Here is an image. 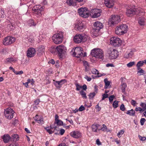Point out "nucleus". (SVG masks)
<instances>
[{
  "label": "nucleus",
  "mask_w": 146,
  "mask_h": 146,
  "mask_svg": "<svg viewBox=\"0 0 146 146\" xmlns=\"http://www.w3.org/2000/svg\"><path fill=\"white\" fill-rule=\"evenodd\" d=\"M104 81L105 83V86L104 87L105 89H106L111 87V86L110 85V82L108 80L107 78L105 79Z\"/></svg>",
  "instance_id": "nucleus-27"
},
{
  "label": "nucleus",
  "mask_w": 146,
  "mask_h": 146,
  "mask_svg": "<svg viewBox=\"0 0 146 146\" xmlns=\"http://www.w3.org/2000/svg\"><path fill=\"white\" fill-rule=\"evenodd\" d=\"M135 62L134 61L131 62L127 64V66L128 67H131L134 65Z\"/></svg>",
  "instance_id": "nucleus-45"
},
{
  "label": "nucleus",
  "mask_w": 146,
  "mask_h": 146,
  "mask_svg": "<svg viewBox=\"0 0 146 146\" xmlns=\"http://www.w3.org/2000/svg\"><path fill=\"white\" fill-rule=\"evenodd\" d=\"M120 21V17L117 15H112L109 19L108 23L110 25H114L118 24Z\"/></svg>",
  "instance_id": "nucleus-8"
},
{
  "label": "nucleus",
  "mask_w": 146,
  "mask_h": 146,
  "mask_svg": "<svg viewBox=\"0 0 146 146\" xmlns=\"http://www.w3.org/2000/svg\"><path fill=\"white\" fill-rule=\"evenodd\" d=\"M91 71L92 72L93 74H97L98 76V77H100L102 76H103V74H101L100 75L98 71L96 69L94 68L92 69Z\"/></svg>",
  "instance_id": "nucleus-32"
},
{
  "label": "nucleus",
  "mask_w": 146,
  "mask_h": 146,
  "mask_svg": "<svg viewBox=\"0 0 146 146\" xmlns=\"http://www.w3.org/2000/svg\"><path fill=\"white\" fill-rule=\"evenodd\" d=\"M84 107L82 105L81 106H80L79 108L78 109V111H81L84 110Z\"/></svg>",
  "instance_id": "nucleus-61"
},
{
  "label": "nucleus",
  "mask_w": 146,
  "mask_h": 146,
  "mask_svg": "<svg viewBox=\"0 0 146 146\" xmlns=\"http://www.w3.org/2000/svg\"><path fill=\"white\" fill-rule=\"evenodd\" d=\"M14 113L13 109L10 108H8L5 110L4 115L7 118L10 119L13 117Z\"/></svg>",
  "instance_id": "nucleus-11"
},
{
  "label": "nucleus",
  "mask_w": 146,
  "mask_h": 146,
  "mask_svg": "<svg viewBox=\"0 0 146 146\" xmlns=\"http://www.w3.org/2000/svg\"><path fill=\"white\" fill-rule=\"evenodd\" d=\"M42 7L39 5H36L34 7L33 10L34 11L38 10V9H40Z\"/></svg>",
  "instance_id": "nucleus-38"
},
{
  "label": "nucleus",
  "mask_w": 146,
  "mask_h": 146,
  "mask_svg": "<svg viewBox=\"0 0 146 146\" xmlns=\"http://www.w3.org/2000/svg\"><path fill=\"white\" fill-rule=\"evenodd\" d=\"M7 28L8 30H11L13 29V27L12 24H8L7 27Z\"/></svg>",
  "instance_id": "nucleus-48"
},
{
  "label": "nucleus",
  "mask_w": 146,
  "mask_h": 146,
  "mask_svg": "<svg viewBox=\"0 0 146 146\" xmlns=\"http://www.w3.org/2000/svg\"><path fill=\"white\" fill-rule=\"evenodd\" d=\"M124 131L123 130H120L117 134L118 137H120L124 133Z\"/></svg>",
  "instance_id": "nucleus-47"
},
{
  "label": "nucleus",
  "mask_w": 146,
  "mask_h": 146,
  "mask_svg": "<svg viewBox=\"0 0 146 146\" xmlns=\"http://www.w3.org/2000/svg\"><path fill=\"white\" fill-rule=\"evenodd\" d=\"M75 85L76 87V90L77 91H79L82 88V86L80 85L78 83L76 84Z\"/></svg>",
  "instance_id": "nucleus-46"
},
{
  "label": "nucleus",
  "mask_w": 146,
  "mask_h": 146,
  "mask_svg": "<svg viewBox=\"0 0 146 146\" xmlns=\"http://www.w3.org/2000/svg\"><path fill=\"white\" fill-rule=\"evenodd\" d=\"M28 24L30 26H35L36 25V23L34 22V21L31 19H30L28 21Z\"/></svg>",
  "instance_id": "nucleus-33"
},
{
  "label": "nucleus",
  "mask_w": 146,
  "mask_h": 146,
  "mask_svg": "<svg viewBox=\"0 0 146 146\" xmlns=\"http://www.w3.org/2000/svg\"><path fill=\"white\" fill-rule=\"evenodd\" d=\"M120 109L122 111H124L125 110V108L124 104H122L120 106Z\"/></svg>",
  "instance_id": "nucleus-58"
},
{
  "label": "nucleus",
  "mask_w": 146,
  "mask_h": 146,
  "mask_svg": "<svg viewBox=\"0 0 146 146\" xmlns=\"http://www.w3.org/2000/svg\"><path fill=\"white\" fill-rule=\"evenodd\" d=\"M35 120L38 123L42 124L44 123L43 119L42 117H39V116L36 115L35 117Z\"/></svg>",
  "instance_id": "nucleus-24"
},
{
  "label": "nucleus",
  "mask_w": 146,
  "mask_h": 146,
  "mask_svg": "<svg viewBox=\"0 0 146 146\" xmlns=\"http://www.w3.org/2000/svg\"><path fill=\"white\" fill-rule=\"evenodd\" d=\"M80 94L82 96L83 98H86L87 96L86 93L82 90H81L80 92Z\"/></svg>",
  "instance_id": "nucleus-42"
},
{
  "label": "nucleus",
  "mask_w": 146,
  "mask_h": 146,
  "mask_svg": "<svg viewBox=\"0 0 146 146\" xmlns=\"http://www.w3.org/2000/svg\"><path fill=\"white\" fill-rule=\"evenodd\" d=\"M100 130H102L104 131H109V130H108L107 127L105 124H103L102 127H101V126L100 127Z\"/></svg>",
  "instance_id": "nucleus-35"
},
{
  "label": "nucleus",
  "mask_w": 146,
  "mask_h": 146,
  "mask_svg": "<svg viewBox=\"0 0 146 146\" xmlns=\"http://www.w3.org/2000/svg\"><path fill=\"white\" fill-rule=\"evenodd\" d=\"M127 31V26L125 24H123L116 27L115 29V33L117 35H122L126 33Z\"/></svg>",
  "instance_id": "nucleus-2"
},
{
  "label": "nucleus",
  "mask_w": 146,
  "mask_h": 146,
  "mask_svg": "<svg viewBox=\"0 0 146 146\" xmlns=\"http://www.w3.org/2000/svg\"><path fill=\"white\" fill-rule=\"evenodd\" d=\"M122 86L121 90L123 93H124L125 91V88L127 87V86L125 83H123L121 84Z\"/></svg>",
  "instance_id": "nucleus-36"
},
{
  "label": "nucleus",
  "mask_w": 146,
  "mask_h": 146,
  "mask_svg": "<svg viewBox=\"0 0 146 146\" xmlns=\"http://www.w3.org/2000/svg\"><path fill=\"white\" fill-rule=\"evenodd\" d=\"M56 49L58 52V55L60 58H62L65 57L67 51L66 47L63 45H61L58 46Z\"/></svg>",
  "instance_id": "nucleus-4"
},
{
  "label": "nucleus",
  "mask_w": 146,
  "mask_h": 146,
  "mask_svg": "<svg viewBox=\"0 0 146 146\" xmlns=\"http://www.w3.org/2000/svg\"><path fill=\"white\" fill-rule=\"evenodd\" d=\"M95 108L98 111H100L101 110V108L99 107L98 104L96 106Z\"/></svg>",
  "instance_id": "nucleus-62"
},
{
  "label": "nucleus",
  "mask_w": 146,
  "mask_h": 146,
  "mask_svg": "<svg viewBox=\"0 0 146 146\" xmlns=\"http://www.w3.org/2000/svg\"><path fill=\"white\" fill-rule=\"evenodd\" d=\"M63 38L62 33L60 32H57L52 36V40L53 42L56 44L61 43L62 41Z\"/></svg>",
  "instance_id": "nucleus-6"
},
{
  "label": "nucleus",
  "mask_w": 146,
  "mask_h": 146,
  "mask_svg": "<svg viewBox=\"0 0 146 146\" xmlns=\"http://www.w3.org/2000/svg\"><path fill=\"white\" fill-rule=\"evenodd\" d=\"M78 12L79 15L84 18H87L89 15V11L86 8H81L78 9Z\"/></svg>",
  "instance_id": "nucleus-9"
},
{
  "label": "nucleus",
  "mask_w": 146,
  "mask_h": 146,
  "mask_svg": "<svg viewBox=\"0 0 146 146\" xmlns=\"http://www.w3.org/2000/svg\"><path fill=\"white\" fill-rule=\"evenodd\" d=\"M131 104L133 106H135L136 104L137 103H136V101L133 100H132L131 101Z\"/></svg>",
  "instance_id": "nucleus-60"
},
{
  "label": "nucleus",
  "mask_w": 146,
  "mask_h": 146,
  "mask_svg": "<svg viewBox=\"0 0 146 146\" xmlns=\"http://www.w3.org/2000/svg\"><path fill=\"white\" fill-rule=\"evenodd\" d=\"M135 111H143V109H142L141 108L137 107L135 108Z\"/></svg>",
  "instance_id": "nucleus-59"
},
{
  "label": "nucleus",
  "mask_w": 146,
  "mask_h": 146,
  "mask_svg": "<svg viewBox=\"0 0 146 146\" xmlns=\"http://www.w3.org/2000/svg\"><path fill=\"white\" fill-rule=\"evenodd\" d=\"M137 69L139 70L138 72L141 73V74H140V75L143 74L144 73V72L143 70L141 68H137Z\"/></svg>",
  "instance_id": "nucleus-52"
},
{
  "label": "nucleus",
  "mask_w": 146,
  "mask_h": 146,
  "mask_svg": "<svg viewBox=\"0 0 146 146\" xmlns=\"http://www.w3.org/2000/svg\"><path fill=\"white\" fill-rule=\"evenodd\" d=\"M9 51V49L8 48H4L1 50V52L3 54H6L8 53Z\"/></svg>",
  "instance_id": "nucleus-34"
},
{
  "label": "nucleus",
  "mask_w": 146,
  "mask_h": 146,
  "mask_svg": "<svg viewBox=\"0 0 146 146\" xmlns=\"http://www.w3.org/2000/svg\"><path fill=\"white\" fill-rule=\"evenodd\" d=\"M84 78L88 81H90L91 80V78L87 76H85Z\"/></svg>",
  "instance_id": "nucleus-64"
},
{
  "label": "nucleus",
  "mask_w": 146,
  "mask_h": 146,
  "mask_svg": "<svg viewBox=\"0 0 146 146\" xmlns=\"http://www.w3.org/2000/svg\"><path fill=\"white\" fill-rule=\"evenodd\" d=\"M57 125H63V122L60 120H59L58 121H56Z\"/></svg>",
  "instance_id": "nucleus-54"
},
{
  "label": "nucleus",
  "mask_w": 146,
  "mask_h": 146,
  "mask_svg": "<svg viewBox=\"0 0 146 146\" xmlns=\"http://www.w3.org/2000/svg\"><path fill=\"white\" fill-rule=\"evenodd\" d=\"M26 38L27 40L29 42H32L33 40V39L31 36L27 37Z\"/></svg>",
  "instance_id": "nucleus-51"
},
{
  "label": "nucleus",
  "mask_w": 146,
  "mask_h": 146,
  "mask_svg": "<svg viewBox=\"0 0 146 146\" xmlns=\"http://www.w3.org/2000/svg\"><path fill=\"white\" fill-rule=\"evenodd\" d=\"M132 56V53H130L125 54L124 56V58H131Z\"/></svg>",
  "instance_id": "nucleus-44"
},
{
  "label": "nucleus",
  "mask_w": 146,
  "mask_h": 146,
  "mask_svg": "<svg viewBox=\"0 0 146 146\" xmlns=\"http://www.w3.org/2000/svg\"><path fill=\"white\" fill-rule=\"evenodd\" d=\"M84 27V23L80 21H78L75 26V29L80 31H82Z\"/></svg>",
  "instance_id": "nucleus-15"
},
{
  "label": "nucleus",
  "mask_w": 146,
  "mask_h": 146,
  "mask_svg": "<svg viewBox=\"0 0 146 146\" xmlns=\"http://www.w3.org/2000/svg\"><path fill=\"white\" fill-rule=\"evenodd\" d=\"M54 82V84L58 88H60L62 86V85L65 83L67 82V81L66 79L62 80L60 81H55L54 80H53Z\"/></svg>",
  "instance_id": "nucleus-16"
},
{
  "label": "nucleus",
  "mask_w": 146,
  "mask_h": 146,
  "mask_svg": "<svg viewBox=\"0 0 146 146\" xmlns=\"http://www.w3.org/2000/svg\"><path fill=\"white\" fill-rule=\"evenodd\" d=\"M104 3L106 7L109 8H111L114 5V0H105Z\"/></svg>",
  "instance_id": "nucleus-18"
},
{
  "label": "nucleus",
  "mask_w": 146,
  "mask_h": 146,
  "mask_svg": "<svg viewBox=\"0 0 146 146\" xmlns=\"http://www.w3.org/2000/svg\"><path fill=\"white\" fill-rule=\"evenodd\" d=\"M143 64V62L142 61L138 62L136 65L137 68H140V67L142 66Z\"/></svg>",
  "instance_id": "nucleus-40"
},
{
  "label": "nucleus",
  "mask_w": 146,
  "mask_h": 146,
  "mask_svg": "<svg viewBox=\"0 0 146 146\" xmlns=\"http://www.w3.org/2000/svg\"><path fill=\"white\" fill-rule=\"evenodd\" d=\"M126 114L131 116H134L135 114V112L133 109L128 110L126 112Z\"/></svg>",
  "instance_id": "nucleus-31"
},
{
  "label": "nucleus",
  "mask_w": 146,
  "mask_h": 146,
  "mask_svg": "<svg viewBox=\"0 0 146 146\" xmlns=\"http://www.w3.org/2000/svg\"><path fill=\"white\" fill-rule=\"evenodd\" d=\"M12 138L14 141H16L19 140V135L17 134H14L12 135Z\"/></svg>",
  "instance_id": "nucleus-37"
},
{
  "label": "nucleus",
  "mask_w": 146,
  "mask_h": 146,
  "mask_svg": "<svg viewBox=\"0 0 146 146\" xmlns=\"http://www.w3.org/2000/svg\"><path fill=\"white\" fill-rule=\"evenodd\" d=\"M100 31L95 28H93L91 31L92 34L94 36H97L99 35Z\"/></svg>",
  "instance_id": "nucleus-25"
},
{
  "label": "nucleus",
  "mask_w": 146,
  "mask_h": 146,
  "mask_svg": "<svg viewBox=\"0 0 146 146\" xmlns=\"http://www.w3.org/2000/svg\"><path fill=\"white\" fill-rule=\"evenodd\" d=\"M92 56L97 58H102L104 56V53L102 50L98 48H95L91 52Z\"/></svg>",
  "instance_id": "nucleus-5"
},
{
  "label": "nucleus",
  "mask_w": 146,
  "mask_h": 146,
  "mask_svg": "<svg viewBox=\"0 0 146 146\" xmlns=\"http://www.w3.org/2000/svg\"><path fill=\"white\" fill-rule=\"evenodd\" d=\"M96 93L95 92H93L90 94L89 95V97L90 99H92L95 96Z\"/></svg>",
  "instance_id": "nucleus-43"
},
{
  "label": "nucleus",
  "mask_w": 146,
  "mask_h": 146,
  "mask_svg": "<svg viewBox=\"0 0 146 146\" xmlns=\"http://www.w3.org/2000/svg\"><path fill=\"white\" fill-rule=\"evenodd\" d=\"M139 137V139L142 141H144L146 140V137H143L139 135L138 136Z\"/></svg>",
  "instance_id": "nucleus-57"
},
{
  "label": "nucleus",
  "mask_w": 146,
  "mask_h": 146,
  "mask_svg": "<svg viewBox=\"0 0 146 146\" xmlns=\"http://www.w3.org/2000/svg\"><path fill=\"white\" fill-rule=\"evenodd\" d=\"M118 101L115 100L114 101L113 104V106L114 108H116L118 106Z\"/></svg>",
  "instance_id": "nucleus-39"
},
{
  "label": "nucleus",
  "mask_w": 146,
  "mask_h": 146,
  "mask_svg": "<svg viewBox=\"0 0 146 146\" xmlns=\"http://www.w3.org/2000/svg\"><path fill=\"white\" fill-rule=\"evenodd\" d=\"M101 13L100 10L97 9H92L90 11V14L92 17L95 18L100 16Z\"/></svg>",
  "instance_id": "nucleus-13"
},
{
  "label": "nucleus",
  "mask_w": 146,
  "mask_h": 146,
  "mask_svg": "<svg viewBox=\"0 0 146 146\" xmlns=\"http://www.w3.org/2000/svg\"><path fill=\"white\" fill-rule=\"evenodd\" d=\"M2 138L3 139V140L4 142L5 143H7L9 140L10 139V137L9 135H5L3 136Z\"/></svg>",
  "instance_id": "nucleus-29"
},
{
  "label": "nucleus",
  "mask_w": 146,
  "mask_h": 146,
  "mask_svg": "<svg viewBox=\"0 0 146 146\" xmlns=\"http://www.w3.org/2000/svg\"><path fill=\"white\" fill-rule=\"evenodd\" d=\"M17 61V60L13 57H10L6 58L5 61V64H9L15 63Z\"/></svg>",
  "instance_id": "nucleus-19"
},
{
  "label": "nucleus",
  "mask_w": 146,
  "mask_h": 146,
  "mask_svg": "<svg viewBox=\"0 0 146 146\" xmlns=\"http://www.w3.org/2000/svg\"><path fill=\"white\" fill-rule=\"evenodd\" d=\"M14 73L16 75H21L23 73V72L22 70L19 71H15Z\"/></svg>",
  "instance_id": "nucleus-56"
},
{
  "label": "nucleus",
  "mask_w": 146,
  "mask_h": 146,
  "mask_svg": "<svg viewBox=\"0 0 146 146\" xmlns=\"http://www.w3.org/2000/svg\"><path fill=\"white\" fill-rule=\"evenodd\" d=\"M83 64L86 68L88 66V62L86 61H84L83 62Z\"/></svg>",
  "instance_id": "nucleus-63"
},
{
  "label": "nucleus",
  "mask_w": 146,
  "mask_h": 146,
  "mask_svg": "<svg viewBox=\"0 0 146 146\" xmlns=\"http://www.w3.org/2000/svg\"><path fill=\"white\" fill-rule=\"evenodd\" d=\"M76 0H67L66 1V3L69 6H74L76 5Z\"/></svg>",
  "instance_id": "nucleus-28"
},
{
  "label": "nucleus",
  "mask_w": 146,
  "mask_h": 146,
  "mask_svg": "<svg viewBox=\"0 0 146 146\" xmlns=\"http://www.w3.org/2000/svg\"><path fill=\"white\" fill-rule=\"evenodd\" d=\"M108 97V95L107 94H104L102 95V101L104 100L105 98H107Z\"/></svg>",
  "instance_id": "nucleus-55"
},
{
  "label": "nucleus",
  "mask_w": 146,
  "mask_h": 146,
  "mask_svg": "<svg viewBox=\"0 0 146 146\" xmlns=\"http://www.w3.org/2000/svg\"><path fill=\"white\" fill-rule=\"evenodd\" d=\"M110 43L115 47H118L121 45L122 40L116 36L112 37L110 40Z\"/></svg>",
  "instance_id": "nucleus-10"
},
{
  "label": "nucleus",
  "mask_w": 146,
  "mask_h": 146,
  "mask_svg": "<svg viewBox=\"0 0 146 146\" xmlns=\"http://www.w3.org/2000/svg\"><path fill=\"white\" fill-rule=\"evenodd\" d=\"M43 11V8L42 7L40 9H38V10L35 11V14L37 15V17H38L41 16L42 15V12Z\"/></svg>",
  "instance_id": "nucleus-26"
},
{
  "label": "nucleus",
  "mask_w": 146,
  "mask_h": 146,
  "mask_svg": "<svg viewBox=\"0 0 146 146\" xmlns=\"http://www.w3.org/2000/svg\"><path fill=\"white\" fill-rule=\"evenodd\" d=\"M70 134L72 137L75 138H79L81 136V133L78 131H72L71 132Z\"/></svg>",
  "instance_id": "nucleus-20"
},
{
  "label": "nucleus",
  "mask_w": 146,
  "mask_h": 146,
  "mask_svg": "<svg viewBox=\"0 0 146 146\" xmlns=\"http://www.w3.org/2000/svg\"><path fill=\"white\" fill-rule=\"evenodd\" d=\"M145 121V119L144 118H142L141 119L140 122L141 125H144V123Z\"/></svg>",
  "instance_id": "nucleus-53"
},
{
  "label": "nucleus",
  "mask_w": 146,
  "mask_h": 146,
  "mask_svg": "<svg viewBox=\"0 0 146 146\" xmlns=\"http://www.w3.org/2000/svg\"><path fill=\"white\" fill-rule=\"evenodd\" d=\"M36 51L35 49L33 48H29L27 50V56L29 57H33L36 54Z\"/></svg>",
  "instance_id": "nucleus-17"
},
{
  "label": "nucleus",
  "mask_w": 146,
  "mask_h": 146,
  "mask_svg": "<svg viewBox=\"0 0 146 146\" xmlns=\"http://www.w3.org/2000/svg\"><path fill=\"white\" fill-rule=\"evenodd\" d=\"M15 40V37L8 36L5 38L3 40V44L5 45H7L10 44L14 42Z\"/></svg>",
  "instance_id": "nucleus-12"
},
{
  "label": "nucleus",
  "mask_w": 146,
  "mask_h": 146,
  "mask_svg": "<svg viewBox=\"0 0 146 146\" xmlns=\"http://www.w3.org/2000/svg\"><path fill=\"white\" fill-rule=\"evenodd\" d=\"M45 128V129L46 130L47 132H48L50 134H51L53 133V132L51 130L49 127H47Z\"/></svg>",
  "instance_id": "nucleus-50"
},
{
  "label": "nucleus",
  "mask_w": 146,
  "mask_h": 146,
  "mask_svg": "<svg viewBox=\"0 0 146 146\" xmlns=\"http://www.w3.org/2000/svg\"><path fill=\"white\" fill-rule=\"evenodd\" d=\"M115 98V96L113 95L110 96L109 98L110 102L111 103L113 101L114 99Z\"/></svg>",
  "instance_id": "nucleus-49"
},
{
  "label": "nucleus",
  "mask_w": 146,
  "mask_h": 146,
  "mask_svg": "<svg viewBox=\"0 0 146 146\" xmlns=\"http://www.w3.org/2000/svg\"><path fill=\"white\" fill-rule=\"evenodd\" d=\"M141 13V15H143L144 13L143 12V10H140V9H136L133 7L130 8L129 9H127L126 12V14L128 17L132 16L134 15H138Z\"/></svg>",
  "instance_id": "nucleus-3"
},
{
  "label": "nucleus",
  "mask_w": 146,
  "mask_h": 146,
  "mask_svg": "<svg viewBox=\"0 0 146 146\" xmlns=\"http://www.w3.org/2000/svg\"><path fill=\"white\" fill-rule=\"evenodd\" d=\"M90 37L86 35H78L75 36L74 38V41L77 43H79L82 42H85L90 40Z\"/></svg>",
  "instance_id": "nucleus-1"
},
{
  "label": "nucleus",
  "mask_w": 146,
  "mask_h": 146,
  "mask_svg": "<svg viewBox=\"0 0 146 146\" xmlns=\"http://www.w3.org/2000/svg\"><path fill=\"white\" fill-rule=\"evenodd\" d=\"M102 24L99 22H95L94 24V28L100 30L102 28Z\"/></svg>",
  "instance_id": "nucleus-23"
},
{
  "label": "nucleus",
  "mask_w": 146,
  "mask_h": 146,
  "mask_svg": "<svg viewBox=\"0 0 146 146\" xmlns=\"http://www.w3.org/2000/svg\"><path fill=\"white\" fill-rule=\"evenodd\" d=\"M100 125L98 124H94L91 126V129L92 131L94 132H97L100 130Z\"/></svg>",
  "instance_id": "nucleus-21"
},
{
  "label": "nucleus",
  "mask_w": 146,
  "mask_h": 146,
  "mask_svg": "<svg viewBox=\"0 0 146 146\" xmlns=\"http://www.w3.org/2000/svg\"><path fill=\"white\" fill-rule=\"evenodd\" d=\"M108 53L109 58L111 59L116 58L118 55V52L115 49L112 50H109Z\"/></svg>",
  "instance_id": "nucleus-14"
},
{
  "label": "nucleus",
  "mask_w": 146,
  "mask_h": 146,
  "mask_svg": "<svg viewBox=\"0 0 146 146\" xmlns=\"http://www.w3.org/2000/svg\"><path fill=\"white\" fill-rule=\"evenodd\" d=\"M45 48L44 46H40L38 48L37 54L41 55L44 53L45 51Z\"/></svg>",
  "instance_id": "nucleus-22"
},
{
  "label": "nucleus",
  "mask_w": 146,
  "mask_h": 146,
  "mask_svg": "<svg viewBox=\"0 0 146 146\" xmlns=\"http://www.w3.org/2000/svg\"><path fill=\"white\" fill-rule=\"evenodd\" d=\"M82 49V48L79 47H77L75 48V49H73L72 50V52L74 51L73 53V55L77 58L86 56V53L85 52L84 54H83V52Z\"/></svg>",
  "instance_id": "nucleus-7"
},
{
  "label": "nucleus",
  "mask_w": 146,
  "mask_h": 146,
  "mask_svg": "<svg viewBox=\"0 0 146 146\" xmlns=\"http://www.w3.org/2000/svg\"><path fill=\"white\" fill-rule=\"evenodd\" d=\"M145 19L143 17L140 18L139 19L138 23L140 25L143 26L145 25Z\"/></svg>",
  "instance_id": "nucleus-30"
},
{
  "label": "nucleus",
  "mask_w": 146,
  "mask_h": 146,
  "mask_svg": "<svg viewBox=\"0 0 146 146\" xmlns=\"http://www.w3.org/2000/svg\"><path fill=\"white\" fill-rule=\"evenodd\" d=\"M140 105L142 108L143 111L146 110V104L141 102Z\"/></svg>",
  "instance_id": "nucleus-41"
}]
</instances>
